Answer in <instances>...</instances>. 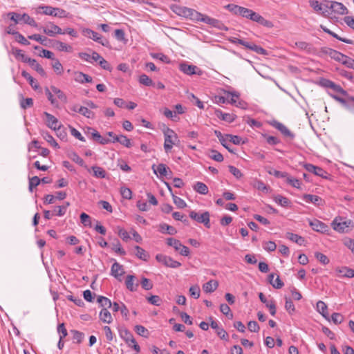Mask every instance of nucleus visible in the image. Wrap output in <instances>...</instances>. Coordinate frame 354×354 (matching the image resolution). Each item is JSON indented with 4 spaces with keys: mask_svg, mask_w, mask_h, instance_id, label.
Listing matches in <instances>:
<instances>
[{
    "mask_svg": "<svg viewBox=\"0 0 354 354\" xmlns=\"http://www.w3.org/2000/svg\"><path fill=\"white\" fill-rule=\"evenodd\" d=\"M227 102L232 104H235L236 103L237 100L239 97V94L236 92H227Z\"/></svg>",
    "mask_w": 354,
    "mask_h": 354,
    "instance_id": "53",
    "label": "nucleus"
},
{
    "mask_svg": "<svg viewBox=\"0 0 354 354\" xmlns=\"http://www.w3.org/2000/svg\"><path fill=\"white\" fill-rule=\"evenodd\" d=\"M91 169L93 171V175L96 178H104L106 177V171L100 167L93 166Z\"/></svg>",
    "mask_w": 354,
    "mask_h": 354,
    "instance_id": "49",
    "label": "nucleus"
},
{
    "mask_svg": "<svg viewBox=\"0 0 354 354\" xmlns=\"http://www.w3.org/2000/svg\"><path fill=\"white\" fill-rule=\"evenodd\" d=\"M12 53L15 56L16 59H21V62L24 63L28 62V59L29 57H28L24 53L22 50L18 49V48H13L12 49Z\"/></svg>",
    "mask_w": 354,
    "mask_h": 354,
    "instance_id": "45",
    "label": "nucleus"
},
{
    "mask_svg": "<svg viewBox=\"0 0 354 354\" xmlns=\"http://www.w3.org/2000/svg\"><path fill=\"white\" fill-rule=\"evenodd\" d=\"M49 47H53L59 51L71 52L73 48L71 46L66 44L65 43L59 40H49Z\"/></svg>",
    "mask_w": 354,
    "mask_h": 354,
    "instance_id": "17",
    "label": "nucleus"
},
{
    "mask_svg": "<svg viewBox=\"0 0 354 354\" xmlns=\"http://www.w3.org/2000/svg\"><path fill=\"white\" fill-rule=\"evenodd\" d=\"M28 38L31 40H35L36 41L39 42L41 45H44L45 46H49V39H48L46 37L41 36L39 34H33L31 35H28Z\"/></svg>",
    "mask_w": 354,
    "mask_h": 354,
    "instance_id": "32",
    "label": "nucleus"
},
{
    "mask_svg": "<svg viewBox=\"0 0 354 354\" xmlns=\"http://www.w3.org/2000/svg\"><path fill=\"white\" fill-rule=\"evenodd\" d=\"M254 187L258 190L267 192L268 191V187L261 180H256L254 183Z\"/></svg>",
    "mask_w": 354,
    "mask_h": 354,
    "instance_id": "62",
    "label": "nucleus"
},
{
    "mask_svg": "<svg viewBox=\"0 0 354 354\" xmlns=\"http://www.w3.org/2000/svg\"><path fill=\"white\" fill-rule=\"evenodd\" d=\"M21 75L29 82V84L32 88L36 90L39 88L37 82L28 72L22 71Z\"/></svg>",
    "mask_w": 354,
    "mask_h": 354,
    "instance_id": "39",
    "label": "nucleus"
},
{
    "mask_svg": "<svg viewBox=\"0 0 354 354\" xmlns=\"http://www.w3.org/2000/svg\"><path fill=\"white\" fill-rule=\"evenodd\" d=\"M44 115L46 116V124L47 127L54 131H59L62 124L58 120L48 112H44Z\"/></svg>",
    "mask_w": 354,
    "mask_h": 354,
    "instance_id": "14",
    "label": "nucleus"
},
{
    "mask_svg": "<svg viewBox=\"0 0 354 354\" xmlns=\"http://www.w3.org/2000/svg\"><path fill=\"white\" fill-rule=\"evenodd\" d=\"M30 66L35 70L42 77H46V73L42 66L35 59L28 58V62Z\"/></svg>",
    "mask_w": 354,
    "mask_h": 354,
    "instance_id": "28",
    "label": "nucleus"
},
{
    "mask_svg": "<svg viewBox=\"0 0 354 354\" xmlns=\"http://www.w3.org/2000/svg\"><path fill=\"white\" fill-rule=\"evenodd\" d=\"M42 136L44 137V138L48 142L50 143L52 146L56 147V148H58L59 146H58V144L57 142H56V140L54 139V138L50 135L49 134L48 132H44L42 133Z\"/></svg>",
    "mask_w": 354,
    "mask_h": 354,
    "instance_id": "63",
    "label": "nucleus"
},
{
    "mask_svg": "<svg viewBox=\"0 0 354 354\" xmlns=\"http://www.w3.org/2000/svg\"><path fill=\"white\" fill-rule=\"evenodd\" d=\"M218 283L216 280H210L203 284V288L206 292H212L217 289Z\"/></svg>",
    "mask_w": 354,
    "mask_h": 354,
    "instance_id": "36",
    "label": "nucleus"
},
{
    "mask_svg": "<svg viewBox=\"0 0 354 354\" xmlns=\"http://www.w3.org/2000/svg\"><path fill=\"white\" fill-rule=\"evenodd\" d=\"M337 272L342 274V277L352 278L354 277V270L349 268L348 267H342L341 268H337Z\"/></svg>",
    "mask_w": 354,
    "mask_h": 354,
    "instance_id": "41",
    "label": "nucleus"
},
{
    "mask_svg": "<svg viewBox=\"0 0 354 354\" xmlns=\"http://www.w3.org/2000/svg\"><path fill=\"white\" fill-rule=\"evenodd\" d=\"M340 62H342L346 67L354 69V59L344 55L343 57H342Z\"/></svg>",
    "mask_w": 354,
    "mask_h": 354,
    "instance_id": "54",
    "label": "nucleus"
},
{
    "mask_svg": "<svg viewBox=\"0 0 354 354\" xmlns=\"http://www.w3.org/2000/svg\"><path fill=\"white\" fill-rule=\"evenodd\" d=\"M80 114L87 118H93L94 113L91 111L88 107L82 106L80 107Z\"/></svg>",
    "mask_w": 354,
    "mask_h": 354,
    "instance_id": "58",
    "label": "nucleus"
},
{
    "mask_svg": "<svg viewBox=\"0 0 354 354\" xmlns=\"http://www.w3.org/2000/svg\"><path fill=\"white\" fill-rule=\"evenodd\" d=\"M324 7L328 11L330 10L335 14L344 15L348 13L346 7L343 3L337 1H325Z\"/></svg>",
    "mask_w": 354,
    "mask_h": 354,
    "instance_id": "6",
    "label": "nucleus"
},
{
    "mask_svg": "<svg viewBox=\"0 0 354 354\" xmlns=\"http://www.w3.org/2000/svg\"><path fill=\"white\" fill-rule=\"evenodd\" d=\"M112 142H119L122 145L130 148L132 147V143L131 140L129 139L126 136L119 135L118 136H114L113 140H112Z\"/></svg>",
    "mask_w": 354,
    "mask_h": 354,
    "instance_id": "30",
    "label": "nucleus"
},
{
    "mask_svg": "<svg viewBox=\"0 0 354 354\" xmlns=\"http://www.w3.org/2000/svg\"><path fill=\"white\" fill-rule=\"evenodd\" d=\"M309 225L316 232L324 233L328 230V226L325 223L317 219L310 221Z\"/></svg>",
    "mask_w": 354,
    "mask_h": 354,
    "instance_id": "23",
    "label": "nucleus"
},
{
    "mask_svg": "<svg viewBox=\"0 0 354 354\" xmlns=\"http://www.w3.org/2000/svg\"><path fill=\"white\" fill-rule=\"evenodd\" d=\"M75 80L80 83H90L92 82V77L82 72H76L75 73Z\"/></svg>",
    "mask_w": 354,
    "mask_h": 354,
    "instance_id": "33",
    "label": "nucleus"
},
{
    "mask_svg": "<svg viewBox=\"0 0 354 354\" xmlns=\"http://www.w3.org/2000/svg\"><path fill=\"white\" fill-rule=\"evenodd\" d=\"M272 124L285 136L291 138L295 137V135L282 123L277 121H274Z\"/></svg>",
    "mask_w": 354,
    "mask_h": 354,
    "instance_id": "25",
    "label": "nucleus"
},
{
    "mask_svg": "<svg viewBox=\"0 0 354 354\" xmlns=\"http://www.w3.org/2000/svg\"><path fill=\"white\" fill-rule=\"evenodd\" d=\"M189 216L198 223H203L207 228H210V214L207 211H205L202 214H199L194 210L189 213Z\"/></svg>",
    "mask_w": 354,
    "mask_h": 354,
    "instance_id": "5",
    "label": "nucleus"
},
{
    "mask_svg": "<svg viewBox=\"0 0 354 354\" xmlns=\"http://www.w3.org/2000/svg\"><path fill=\"white\" fill-rule=\"evenodd\" d=\"M215 115L216 116L225 122H227L229 123H231L235 120L236 118V115L233 113H223L220 109H216L215 111Z\"/></svg>",
    "mask_w": 354,
    "mask_h": 354,
    "instance_id": "22",
    "label": "nucleus"
},
{
    "mask_svg": "<svg viewBox=\"0 0 354 354\" xmlns=\"http://www.w3.org/2000/svg\"><path fill=\"white\" fill-rule=\"evenodd\" d=\"M124 271L122 266H121L119 263L115 262L111 269V274L118 279L119 277L124 274Z\"/></svg>",
    "mask_w": 354,
    "mask_h": 354,
    "instance_id": "31",
    "label": "nucleus"
},
{
    "mask_svg": "<svg viewBox=\"0 0 354 354\" xmlns=\"http://www.w3.org/2000/svg\"><path fill=\"white\" fill-rule=\"evenodd\" d=\"M86 36L89 38H91L93 41L98 42L104 46H107L109 44V41L107 39H104L100 34L97 32H95L89 28H86L84 30Z\"/></svg>",
    "mask_w": 354,
    "mask_h": 354,
    "instance_id": "15",
    "label": "nucleus"
},
{
    "mask_svg": "<svg viewBox=\"0 0 354 354\" xmlns=\"http://www.w3.org/2000/svg\"><path fill=\"white\" fill-rule=\"evenodd\" d=\"M172 198H173V201H174V203L178 207V208H184L187 206V204L185 202V201L183 199H182L181 198L174 195V194H172Z\"/></svg>",
    "mask_w": 354,
    "mask_h": 354,
    "instance_id": "61",
    "label": "nucleus"
},
{
    "mask_svg": "<svg viewBox=\"0 0 354 354\" xmlns=\"http://www.w3.org/2000/svg\"><path fill=\"white\" fill-rule=\"evenodd\" d=\"M252 21L265 27L272 28L273 26V24L270 21L266 19L263 17L256 12H254V14L253 15V19Z\"/></svg>",
    "mask_w": 354,
    "mask_h": 354,
    "instance_id": "27",
    "label": "nucleus"
},
{
    "mask_svg": "<svg viewBox=\"0 0 354 354\" xmlns=\"http://www.w3.org/2000/svg\"><path fill=\"white\" fill-rule=\"evenodd\" d=\"M156 259L158 262L162 263L166 267L177 268L181 266V263L180 262L173 259L170 257L162 254H157Z\"/></svg>",
    "mask_w": 354,
    "mask_h": 354,
    "instance_id": "8",
    "label": "nucleus"
},
{
    "mask_svg": "<svg viewBox=\"0 0 354 354\" xmlns=\"http://www.w3.org/2000/svg\"><path fill=\"white\" fill-rule=\"evenodd\" d=\"M33 106V100L31 97L23 98L20 101V106L23 109L32 107Z\"/></svg>",
    "mask_w": 354,
    "mask_h": 354,
    "instance_id": "56",
    "label": "nucleus"
},
{
    "mask_svg": "<svg viewBox=\"0 0 354 354\" xmlns=\"http://www.w3.org/2000/svg\"><path fill=\"white\" fill-rule=\"evenodd\" d=\"M196 21L204 22L212 27L216 28L221 30H227V28L218 19L212 18L207 15H205L201 13V16L196 18Z\"/></svg>",
    "mask_w": 354,
    "mask_h": 354,
    "instance_id": "7",
    "label": "nucleus"
},
{
    "mask_svg": "<svg viewBox=\"0 0 354 354\" xmlns=\"http://www.w3.org/2000/svg\"><path fill=\"white\" fill-rule=\"evenodd\" d=\"M97 302L102 307H103V308H109L112 306V303L111 300L109 298L104 296H99L97 297Z\"/></svg>",
    "mask_w": 354,
    "mask_h": 354,
    "instance_id": "50",
    "label": "nucleus"
},
{
    "mask_svg": "<svg viewBox=\"0 0 354 354\" xmlns=\"http://www.w3.org/2000/svg\"><path fill=\"white\" fill-rule=\"evenodd\" d=\"M321 83L323 86L326 88H331L333 91L337 93H340L344 96H350L348 93V92L344 90L340 85L336 84L335 82H333L331 80H327V79H323L321 81Z\"/></svg>",
    "mask_w": 354,
    "mask_h": 354,
    "instance_id": "12",
    "label": "nucleus"
},
{
    "mask_svg": "<svg viewBox=\"0 0 354 354\" xmlns=\"http://www.w3.org/2000/svg\"><path fill=\"white\" fill-rule=\"evenodd\" d=\"M120 337L128 344L131 346L130 342L134 341L133 334L127 328H122L119 330Z\"/></svg>",
    "mask_w": 354,
    "mask_h": 354,
    "instance_id": "26",
    "label": "nucleus"
},
{
    "mask_svg": "<svg viewBox=\"0 0 354 354\" xmlns=\"http://www.w3.org/2000/svg\"><path fill=\"white\" fill-rule=\"evenodd\" d=\"M319 53L323 55H327L330 56L332 59H334L335 60L338 62H340L342 57H343V54L342 53L328 47L321 48Z\"/></svg>",
    "mask_w": 354,
    "mask_h": 354,
    "instance_id": "16",
    "label": "nucleus"
},
{
    "mask_svg": "<svg viewBox=\"0 0 354 354\" xmlns=\"http://www.w3.org/2000/svg\"><path fill=\"white\" fill-rule=\"evenodd\" d=\"M164 149L166 153L169 152L173 145H176L180 142L177 134L169 128H167L166 131H164Z\"/></svg>",
    "mask_w": 354,
    "mask_h": 354,
    "instance_id": "3",
    "label": "nucleus"
},
{
    "mask_svg": "<svg viewBox=\"0 0 354 354\" xmlns=\"http://www.w3.org/2000/svg\"><path fill=\"white\" fill-rule=\"evenodd\" d=\"M136 277L134 275H127L125 280L127 288L131 292H135L138 290L139 283L135 282Z\"/></svg>",
    "mask_w": 354,
    "mask_h": 354,
    "instance_id": "24",
    "label": "nucleus"
},
{
    "mask_svg": "<svg viewBox=\"0 0 354 354\" xmlns=\"http://www.w3.org/2000/svg\"><path fill=\"white\" fill-rule=\"evenodd\" d=\"M160 232L164 234L166 233L170 235H174L177 232L176 230L173 226L169 225L166 223L160 224Z\"/></svg>",
    "mask_w": 354,
    "mask_h": 354,
    "instance_id": "42",
    "label": "nucleus"
},
{
    "mask_svg": "<svg viewBox=\"0 0 354 354\" xmlns=\"http://www.w3.org/2000/svg\"><path fill=\"white\" fill-rule=\"evenodd\" d=\"M44 33L49 37H54L56 35L62 34V28L53 22H48L46 26L39 28Z\"/></svg>",
    "mask_w": 354,
    "mask_h": 354,
    "instance_id": "10",
    "label": "nucleus"
},
{
    "mask_svg": "<svg viewBox=\"0 0 354 354\" xmlns=\"http://www.w3.org/2000/svg\"><path fill=\"white\" fill-rule=\"evenodd\" d=\"M71 333L73 335V339L77 344H80L84 337V334L77 330H71Z\"/></svg>",
    "mask_w": 354,
    "mask_h": 354,
    "instance_id": "51",
    "label": "nucleus"
},
{
    "mask_svg": "<svg viewBox=\"0 0 354 354\" xmlns=\"http://www.w3.org/2000/svg\"><path fill=\"white\" fill-rule=\"evenodd\" d=\"M7 17L12 21L15 22V24H25L35 28L38 26L35 20L26 13L20 14L15 12H10L7 13Z\"/></svg>",
    "mask_w": 354,
    "mask_h": 354,
    "instance_id": "1",
    "label": "nucleus"
},
{
    "mask_svg": "<svg viewBox=\"0 0 354 354\" xmlns=\"http://www.w3.org/2000/svg\"><path fill=\"white\" fill-rule=\"evenodd\" d=\"M259 297L260 301L266 304V306L269 309L271 315L274 316L276 314V305L274 301L272 300L270 302L268 301L265 295L262 292H259Z\"/></svg>",
    "mask_w": 354,
    "mask_h": 354,
    "instance_id": "21",
    "label": "nucleus"
},
{
    "mask_svg": "<svg viewBox=\"0 0 354 354\" xmlns=\"http://www.w3.org/2000/svg\"><path fill=\"white\" fill-rule=\"evenodd\" d=\"M303 198L306 202L313 203L318 207L323 205L324 203V200L317 195L304 194Z\"/></svg>",
    "mask_w": 354,
    "mask_h": 354,
    "instance_id": "20",
    "label": "nucleus"
},
{
    "mask_svg": "<svg viewBox=\"0 0 354 354\" xmlns=\"http://www.w3.org/2000/svg\"><path fill=\"white\" fill-rule=\"evenodd\" d=\"M135 250L136 252L135 253V255L140 259L143 260L145 261H147L150 257L149 253L146 252L143 248L141 247L136 245L135 246Z\"/></svg>",
    "mask_w": 354,
    "mask_h": 354,
    "instance_id": "35",
    "label": "nucleus"
},
{
    "mask_svg": "<svg viewBox=\"0 0 354 354\" xmlns=\"http://www.w3.org/2000/svg\"><path fill=\"white\" fill-rule=\"evenodd\" d=\"M193 189L196 192L203 195H205L208 193L207 186L202 182H196L193 186Z\"/></svg>",
    "mask_w": 354,
    "mask_h": 354,
    "instance_id": "37",
    "label": "nucleus"
},
{
    "mask_svg": "<svg viewBox=\"0 0 354 354\" xmlns=\"http://www.w3.org/2000/svg\"><path fill=\"white\" fill-rule=\"evenodd\" d=\"M69 205V203L67 202L63 205L55 207L53 210L54 214L59 216H64L66 214V209Z\"/></svg>",
    "mask_w": 354,
    "mask_h": 354,
    "instance_id": "46",
    "label": "nucleus"
},
{
    "mask_svg": "<svg viewBox=\"0 0 354 354\" xmlns=\"http://www.w3.org/2000/svg\"><path fill=\"white\" fill-rule=\"evenodd\" d=\"M68 157L75 163L88 170L87 165L84 164V161L79 156L76 152L73 151L70 153L68 154Z\"/></svg>",
    "mask_w": 354,
    "mask_h": 354,
    "instance_id": "40",
    "label": "nucleus"
},
{
    "mask_svg": "<svg viewBox=\"0 0 354 354\" xmlns=\"http://www.w3.org/2000/svg\"><path fill=\"white\" fill-rule=\"evenodd\" d=\"M351 223V221H345L342 217H336L332 222L333 228L338 232H344Z\"/></svg>",
    "mask_w": 354,
    "mask_h": 354,
    "instance_id": "11",
    "label": "nucleus"
},
{
    "mask_svg": "<svg viewBox=\"0 0 354 354\" xmlns=\"http://www.w3.org/2000/svg\"><path fill=\"white\" fill-rule=\"evenodd\" d=\"M99 316L100 319L104 323L110 324L113 321L112 316L106 308L102 309Z\"/></svg>",
    "mask_w": 354,
    "mask_h": 354,
    "instance_id": "34",
    "label": "nucleus"
},
{
    "mask_svg": "<svg viewBox=\"0 0 354 354\" xmlns=\"http://www.w3.org/2000/svg\"><path fill=\"white\" fill-rule=\"evenodd\" d=\"M304 167L310 173H312L317 176L322 177V178H328L330 174L322 167L315 166L313 164L304 163Z\"/></svg>",
    "mask_w": 354,
    "mask_h": 354,
    "instance_id": "9",
    "label": "nucleus"
},
{
    "mask_svg": "<svg viewBox=\"0 0 354 354\" xmlns=\"http://www.w3.org/2000/svg\"><path fill=\"white\" fill-rule=\"evenodd\" d=\"M287 238L289 239L290 241L299 244V245H302L305 242V239L304 237L293 233H288Z\"/></svg>",
    "mask_w": 354,
    "mask_h": 354,
    "instance_id": "43",
    "label": "nucleus"
},
{
    "mask_svg": "<svg viewBox=\"0 0 354 354\" xmlns=\"http://www.w3.org/2000/svg\"><path fill=\"white\" fill-rule=\"evenodd\" d=\"M139 82L141 84H143L147 86H153L155 85L154 82L151 80V78L149 77L145 74H142L139 77Z\"/></svg>",
    "mask_w": 354,
    "mask_h": 354,
    "instance_id": "48",
    "label": "nucleus"
},
{
    "mask_svg": "<svg viewBox=\"0 0 354 354\" xmlns=\"http://www.w3.org/2000/svg\"><path fill=\"white\" fill-rule=\"evenodd\" d=\"M38 9L42 10V12H39V13L59 18H68L70 15L69 12L62 8L50 6H39Z\"/></svg>",
    "mask_w": 354,
    "mask_h": 354,
    "instance_id": "2",
    "label": "nucleus"
},
{
    "mask_svg": "<svg viewBox=\"0 0 354 354\" xmlns=\"http://www.w3.org/2000/svg\"><path fill=\"white\" fill-rule=\"evenodd\" d=\"M40 183H41V180L37 176H35L31 177V178H29V186H28L29 191L30 192H32L33 188H35L37 186H38Z\"/></svg>",
    "mask_w": 354,
    "mask_h": 354,
    "instance_id": "52",
    "label": "nucleus"
},
{
    "mask_svg": "<svg viewBox=\"0 0 354 354\" xmlns=\"http://www.w3.org/2000/svg\"><path fill=\"white\" fill-rule=\"evenodd\" d=\"M172 10L179 16L190 18L194 20H196V18L201 16V12L183 6H173Z\"/></svg>",
    "mask_w": 354,
    "mask_h": 354,
    "instance_id": "4",
    "label": "nucleus"
},
{
    "mask_svg": "<svg viewBox=\"0 0 354 354\" xmlns=\"http://www.w3.org/2000/svg\"><path fill=\"white\" fill-rule=\"evenodd\" d=\"M309 4L316 12H322L324 15L329 14L324 7V3H319L317 0H309Z\"/></svg>",
    "mask_w": 354,
    "mask_h": 354,
    "instance_id": "29",
    "label": "nucleus"
},
{
    "mask_svg": "<svg viewBox=\"0 0 354 354\" xmlns=\"http://www.w3.org/2000/svg\"><path fill=\"white\" fill-rule=\"evenodd\" d=\"M50 89L52 92H53L55 94L57 95V97L62 101L63 102H67V97L65 95V93L61 91L59 88H57L55 86H51Z\"/></svg>",
    "mask_w": 354,
    "mask_h": 354,
    "instance_id": "47",
    "label": "nucleus"
},
{
    "mask_svg": "<svg viewBox=\"0 0 354 354\" xmlns=\"http://www.w3.org/2000/svg\"><path fill=\"white\" fill-rule=\"evenodd\" d=\"M315 258L323 265H326L329 263V259L325 254L316 252L315 253Z\"/></svg>",
    "mask_w": 354,
    "mask_h": 354,
    "instance_id": "64",
    "label": "nucleus"
},
{
    "mask_svg": "<svg viewBox=\"0 0 354 354\" xmlns=\"http://www.w3.org/2000/svg\"><path fill=\"white\" fill-rule=\"evenodd\" d=\"M179 69L180 71L188 75L202 74V71L196 66L187 64L186 63H181L179 65Z\"/></svg>",
    "mask_w": 354,
    "mask_h": 354,
    "instance_id": "13",
    "label": "nucleus"
},
{
    "mask_svg": "<svg viewBox=\"0 0 354 354\" xmlns=\"http://www.w3.org/2000/svg\"><path fill=\"white\" fill-rule=\"evenodd\" d=\"M221 312L226 315L229 319L233 318V314L231 313L230 308L226 304H222L220 306Z\"/></svg>",
    "mask_w": 354,
    "mask_h": 354,
    "instance_id": "57",
    "label": "nucleus"
},
{
    "mask_svg": "<svg viewBox=\"0 0 354 354\" xmlns=\"http://www.w3.org/2000/svg\"><path fill=\"white\" fill-rule=\"evenodd\" d=\"M167 244L169 246L173 247L176 251H178L181 246V242L174 238L167 239Z\"/></svg>",
    "mask_w": 354,
    "mask_h": 354,
    "instance_id": "55",
    "label": "nucleus"
},
{
    "mask_svg": "<svg viewBox=\"0 0 354 354\" xmlns=\"http://www.w3.org/2000/svg\"><path fill=\"white\" fill-rule=\"evenodd\" d=\"M134 330L138 335L142 337H146L149 335L148 330L142 325H136L134 328Z\"/></svg>",
    "mask_w": 354,
    "mask_h": 354,
    "instance_id": "60",
    "label": "nucleus"
},
{
    "mask_svg": "<svg viewBox=\"0 0 354 354\" xmlns=\"http://www.w3.org/2000/svg\"><path fill=\"white\" fill-rule=\"evenodd\" d=\"M317 311L325 318L327 319L328 312H327V306L326 304L322 301H319L317 302Z\"/></svg>",
    "mask_w": 354,
    "mask_h": 354,
    "instance_id": "44",
    "label": "nucleus"
},
{
    "mask_svg": "<svg viewBox=\"0 0 354 354\" xmlns=\"http://www.w3.org/2000/svg\"><path fill=\"white\" fill-rule=\"evenodd\" d=\"M239 44L245 46L246 48H248V49H250V50L254 51L255 53H257L258 54L263 55H266L268 54L267 50L266 49H264L263 48H262L259 46H257L253 43H250V42L243 40V41L239 42Z\"/></svg>",
    "mask_w": 354,
    "mask_h": 354,
    "instance_id": "18",
    "label": "nucleus"
},
{
    "mask_svg": "<svg viewBox=\"0 0 354 354\" xmlns=\"http://www.w3.org/2000/svg\"><path fill=\"white\" fill-rule=\"evenodd\" d=\"M241 7L242 6H238L236 4L230 3V4L226 5L225 6V8H226L227 10H229L234 15H239Z\"/></svg>",
    "mask_w": 354,
    "mask_h": 354,
    "instance_id": "59",
    "label": "nucleus"
},
{
    "mask_svg": "<svg viewBox=\"0 0 354 354\" xmlns=\"http://www.w3.org/2000/svg\"><path fill=\"white\" fill-rule=\"evenodd\" d=\"M153 173L155 174H159L160 176H167L168 171L170 174H172L171 171L169 169V167L166 166V165L163 163H160L158 165L156 166L155 165H153L151 167Z\"/></svg>",
    "mask_w": 354,
    "mask_h": 354,
    "instance_id": "19",
    "label": "nucleus"
},
{
    "mask_svg": "<svg viewBox=\"0 0 354 354\" xmlns=\"http://www.w3.org/2000/svg\"><path fill=\"white\" fill-rule=\"evenodd\" d=\"M274 201L276 203L281 205V207H288L290 205V201L281 195H276L274 196Z\"/></svg>",
    "mask_w": 354,
    "mask_h": 354,
    "instance_id": "38",
    "label": "nucleus"
}]
</instances>
